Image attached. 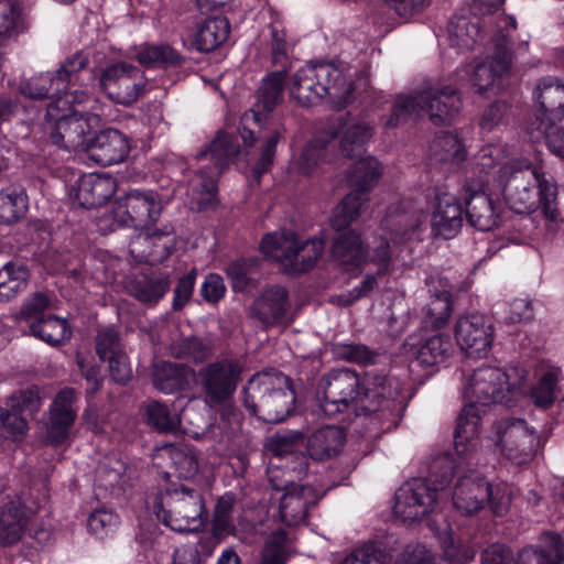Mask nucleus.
<instances>
[{"mask_svg":"<svg viewBox=\"0 0 564 564\" xmlns=\"http://www.w3.org/2000/svg\"><path fill=\"white\" fill-rule=\"evenodd\" d=\"M371 134L372 128L368 123L351 117L340 119L332 131V138L339 140L344 155L356 159L349 174L352 189L336 206L330 219L332 227L338 232L333 243V257L346 271L360 270L369 262L378 267L377 274H368L359 286L339 297L344 305L352 304L378 285L377 278L387 273L393 248L389 241L380 239L370 249H365L359 235L348 229L367 202V193L381 175L379 162L372 156H364V145Z\"/></svg>","mask_w":564,"mask_h":564,"instance_id":"1","label":"nucleus"},{"mask_svg":"<svg viewBox=\"0 0 564 564\" xmlns=\"http://www.w3.org/2000/svg\"><path fill=\"white\" fill-rule=\"evenodd\" d=\"M475 160L476 169L491 176L511 209L524 214L541 206L550 228L555 229L557 189L551 176L528 160L512 158L510 151L500 144L482 147Z\"/></svg>","mask_w":564,"mask_h":564,"instance_id":"2","label":"nucleus"},{"mask_svg":"<svg viewBox=\"0 0 564 564\" xmlns=\"http://www.w3.org/2000/svg\"><path fill=\"white\" fill-rule=\"evenodd\" d=\"M447 482L445 476L433 488L425 479L406 481L395 494V516L403 521L420 520L434 510L438 499L449 494L454 507L464 514L477 512L489 499V485L476 473L459 476L452 490L446 489Z\"/></svg>","mask_w":564,"mask_h":564,"instance_id":"3","label":"nucleus"},{"mask_svg":"<svg viewBox=\"0 0 564 564\" xmlns=\"http://www.w3.org/2000/svg\"><path fill=\"white\" fill-rule=\"evenodd\" d=\"M359 378L348 369L333 371L325 379L323 398L319 399L318 410L326 416H334L358 402ZM364 394L360 397V408L366 412H376L383 403H389L401 392L400 383L386 376L368 375L365 380Z\"/></svg>","mask_w":564,"mask_h":564,"instance_id":"4","label":"nucleus"},{"mask_svg":"<svg viewBox=\"0 0 564 564\" xmlns=\"http://www.w3.org/2000/svg\"><path fill=\"white\" fill-rule=\"evenodd\" d=\"M72 99L59 97L47 105L45 131L57 147L69 151H86L89 147V134L98 127L100 119L95 112L77 109L90 101L87 90L74 89Z\"/></svg>","mask_w":564,"mask_h":564,"instance_id":"5","label":"nucleus"},{"mask_svg":"<svg viewBox=\"0 0 564 564\" xmlns=\"http://www.w3.org/2000/svg\"><path fill=\"white\" fill-rule=\"evenodd\" d=\"M288 88L302 106L314 105L327 96L336 107H345L355 90L344 69L335 63L306 64L292 75Z\"/></svg>","mask_w":564,"mask_h":564,"instance_id":"6","label":"nucleus"},{"mask_svg":"<svg viewBox=\"0 0 564 564\" xmlns=\"http://www.w3.org/2000/svg\"><path fill=\"white\" fill-rule=\"evenodd\" d=\"M243 403L250 414L265 423H280L295 403V394L286 376L280 372L254 375L243 391Z\"/></svg>","mask_w":564,"mask_h":564,"instance_id":"7","label":"nucleus"},{"mask_svg":"<svg viewBox=\"0 0 564 564\" xmlns=\"http://www.w3.org/2000/svg\"><path fill=\"white\" fill-rule=\"evenodd\" d=\"M237 154L232 137L219 132L209 148L197 155V167L188 187L192 208L200 210L214 204L217 193L216 177Z\"/></svg>","mask_w":564,"mask_h":564,"instance_id":"8","label":"nucleus"},{"mask_svg":"<svg viewBox=\"0 0 564 564\" xmlns=\"http://www.w3.org/2000/svg\"><path fill=\"white\" fill-rule=\"evenodd\" d=\"M460 98L451 86L432 87L410 96L398 97L388 126L393 127L409 118L427 115L434 124L449 122L458 112Z\"/></svg>","mask_w":564,"mask_h":564,"instance_id":"9","label":"nucleus"},{"mask_svg":"<svg viewBox=\"0 0 564 564\" xmlns=\"http://www.w3.org/2000/svg\"><path fill=\"white\" fill-rule=\"evenodd\" d=\"M165 491L167 509L158 508L159 521L176 532H192L204 525L206 510L199 490L181 485Z\"/></svg>","mask_w":564,"mask_h":564,"instance_id":"10","label":"nucleus"},{"mask_svg":"<svg viewBox=\"0 0 564 564\" xmlns=\"http://www.w3.org/2000/svg\"><path fill=\"white\" fill-rule=\"evenodd\" d=\"M488 438L497 452L516 465L529 463L541 446L535 430L521 419L496 423Z\"/></svg>","mask_w":564,"mask_h":564,"instance_id":"11","label":"nucleus"},{"mask_svg":"<svg viewBox=\"0 0 564 564\" xmlns=\"http://www.w3.org/2000/svg\"><path fill=\"white\" fill-rule=\"evenodd\" d=\"M508 380L509 376L502 369L482 366L475 370L464 384V399L482 408L497 402L509 405L520 388Z\"/></svg>","mask_w":564,"mask_h":564,"instance_id":"12","label":"nucleus"},{"mask_svg":"<svg viewBox=\"0 0 564 564\" xmlns=\"http://www.w3.org/2000/svg\"><path fill=\"white\" fill-rule=\"evenodd\" d=\"M502 29L509 34L510 30L516 29V20L512 17L498 18L497 30L491 40L495 53L474 65L470 72H465L468 82L480 93L492 88L509 70L510 55L506 35L501 34Z\"/></svg>","mask_w":564,"mask_h":564,"instance_id":"13","label":"nucleus"},{"mask_svg":"<svg viewBox=\"0 0 564 564\" xmlns=\"http://www.w3.org/2000/svg\"><path fill=\"white\" fill-rule=\"evenodd\" d=\"M161 212L155 192L133 189L116 200L111 213L118 226L147 228L159 219Z\"/></svg>","mask_w":564,"mask_h":564,"instance_id":"14","label":"nucleus"},{"mask_svg":"<svg viewBox=\"0 0 564 564\" xmlns=\"http://www.w3.org/2000/svg\"><path fill=\"white\" fill-rule=\"evenodd\" d=\"M144 87L145 80L140 70L127 63L111 64L99 76L101 91L122 105L134 102Z\"/></svg>","mask_w":564,"mask_h":564,"instance_id":"15","label":"nucleus"},{"mask_svg":"<svg viewBox=\"0 0 564 564\" xmlns=\"http://www.w3.org/2000/svg\"><path fill=\"white\" fill-rule=\"evenodd\" d=\"M241 368L232 359H224L207 365L199 371V382L209 405L226 404L234 395Z\"/></svg>","mask_w":564,"mask_h":564,"instance_id":"16","label":"nucleus"},{"mask_svg":"<svg viewBox=\"0 0 564 564\" xmlns=\"http://www.w3.org/2000/svg\"><path fill=\"white\" fill-rule=\"evenodd\" d=\"M41 406V398L35 390H26L13 394L0 408V427L12 438L22 437L28 429L26 416L35 413Z\"/></svg>","mask_w":564,"mask_h":564,"instance_id":"17","label":"nucleus"},{"mask_svg":"<svg viewBox=\"0 0 564 564\" xmlns=\"http://www.w3.org/2000/svg\"><path fill=\"white\" fill-rule=\"evenodd\" d=\"M241 137L245 147L249 149L246 153L248 164L258 182L260 176L265 173L273 163L275 147L283 137L282 130L278 127H271L268 131L254 137L253 131L245 128Z\"/></svg>","mask_w":564,"mask_h":564,"instance_id":"18","label":"nucleus"},{"mask_svg":"<svg viewBox=\"0 0 564 564\" xmlns=\"http://www.w3.org/2000/svg\"><path fill=\"white\" fill-rule=\"evenodd\" d=\"M455 335L460 349L473 358L486 356L492 343L491 325L479 314L462 317Z\"/></svg>","mask_w":564,"mask_h":564,"instance_id":"19","label":"nucleus"},{"mask_svg":"<svg viewBox=\"0 0 564 564\" xmlns=\"http://www.w3.org/2000/svg\"><path fill=\"white\" fill-rule=\"evenodd\" d=\"M115 178L105 173L82 175L69 189V197L80 207L94 208L104 205L116 193Z\"/></svg>","mask_w":564,"mask_h":564,"instance_id":"20","label":"nucleus"},{"mask_svg":"<svg viewBox=\"0 0 564 564\" xmlns=\"http://www.w3.org/2000/svg\"><path fill=\"white\" fill-rule=\"evenodd\" d=\"M430 205L433 209L430 221L433 236L444 239L455 237L463 226V212L457 197L447 192H440Z\"/></svg>","mask_w":564,"mask_h":564,"instance_id":"21","label":"nucleus"},{"mask_svg":"<svg viewBox=\"0 0 564 564\" xmlns=\"http://www.w3.org/2000/svg\"><path fill=\"white\" fill-rule=\"evenodd\" d=\"M541 126L555 124L564 120V83L546 76L539 80L533 93Z\"/></svg>","mask_w":564,"mask_h":564,"instance_id":"22","label":"nucleus"},{"mask_svg":"<svg viewBox=\"0 0 564 564\" xmlns=\"http://www.w3.org/2000/svg\"><path fill=\"white\" fill-rule=\"evenodd\" d=\"M482 406L466 402L454 432V451L457 458L470 462L477 451Z\"/></svg>","mask_w":564,"mask_h":564,"instance_id":"23","label":"nucleus"},{"mask_svg":"<svg viewBox=\"0 0 564 564\" xmlns=\"http://www.w3.org/2000/svg\"><path fill=\"white\" fill-rule=\"evenodd\" d=\"M76 392L72 388L63 389L54 399L50 409L47 440L59 445L69 437V432L77 415Z\"/></svg>","mask_w":564,"mask_h":564,"instance_id":"24","label":"nucleus"},{"mask_svg":"<svg viewBox=\"0 0 564 564\" xmlns=\"http://www.w3.org/2000/svg\"><path fill=\"white\" fill-rule=\"evenodd\" d=\"M91 159L101 165L122 162L129 151V139L117 129H106L90 139L87 150Z\"/></svg>","mask_w":564,"mask_h":564,"instance_id":"25","label":"nucleus"},{"mask_svg":"<svg viewBox=\"0 0 564 564\" xmlns=\"http://www.w3.org/2000/svg\"><path fill=\"white\" fill-rule=\"evenodd\" d=\"M429 300L423 307L425 323L438 328L446 324L451 316V289L446 280L440 276H430L426 280Z\"/></svg>","mask_w":564,"mask_h":564,"instance_id":"26","label":"nucleus"},{"mask_svg":"<svg viewBox=\"0 0 564 564\" xmlns=\"http://www.w3.org/2000/svg\"><path fill=\"white\" fill-rule=\"evenodd\" d=\"M319 494L311 486L292 485L281 497L280 516L288 525L301 524L310 506L316 503Z\"/></svg>","mask_w":564,"mask_h":564,"instance_id":"27","label":"nucleus"},{"mask_svg":"<svg viewBox=\"0 0 564 564\" xmlns=\"http://www.w3.org/2000/svg\"><path fill=\"white\" fill-rule=\"evenodd\" d=\"M21 500L11 492H0V545L18 542L25 525V512L20 509Z\"/></svg>","mask_w":564,"mask_h":564,"instance_id":"28","label":"nucleus"},{"mask_svg":"<svg viewBox=\"0 0 564 564\" xmlns=\"http://www.w3.org/2000/svg\"><path fill=\"white\" fill-rule=\"evenodd\" d=\"M283 76L280 73L269 75L259 89L258 100L254 106L245 112L242 121L245 124L251 122L262 126L267 116L273 110L282 97Z\"/></svg>","mask_w":564,"mask_h":564,"instance_id":"29","label":"nucleus"},{"mask_svg":"<svg viewBox=\"0 0 564 564\" xmlns=\"http://www.w3.org/2000/svg\"><path fill=\"white\" fill-rule=\"evenodd\" d=\"M230 23L226 18H212L188 34L189 44L198 52H212L223 45L229 36Z\"/></svg>","mask_w":564,"mask_h":564,"instance_id":"30","label":"nucleus"},{"mask_svg":"<svg viewBox=\"0 0 564 564\" xmlns=\"http://www.w3.org/2000/svg\"><path fill=\"white\" fill-rule=\"evenodd\" d=\"M466 216L478 230H491L499 225L500 206L485 192H476L466 202Z\"/></svg>","mask_w":564,"mask_h":564,"instance_id":"31","label":"nucleus"},{"mask_svg":"<svg viewBox=\"0 0 564 564\" xmlns=\"http://www.w3.org/2000/svg\"><path fill=\"white\" fill-rule=\"evenodd\" d=\"M289 307L288 293L284 288L273 285L265 289L254 301L252 313L265 325L282 321Z\"/></svg>","mask_w":564,"mask_h":564,"instance_id":"32","label":"nucleus"},{"mask_svg":"<svg viewBox=\"0 0 564 564\" xmlns=\"http://www.w3.org/2000/svg\"><path fill=\"white\" fill-rule=\"evenodd\" d=\"M194 379V372L178 364L158 362L153 371V384L164 393L185 389Z\"/></svg>","mask_w":564,"mask_h":564,"instance_id":"33","label":"nucleus"},{"mask_svg":"<svg viewBox=\"0 0 564 564\" xmlns=\"http://www.w3.org/2000/svg\"><path fill=\"white\" fill-rule=\"evenodd\" d=\"M344 442L345 432L340 427L327 425L308 437L307 451L313 458H329L341 451Z\"/></svg>","mask_w":564,"mask_h":564,"instance_id":"34","label":"nucleus"},{"mask_svg":"<svg viewBox=\"0 0 564 564\" xmlns=\"http://www.w3.org/2000/svg\"><path fill=\"white\" fill-rule=\"evenodd\" d=\"M564 546L557 534L544 535L538 549H523L517 564H561L564 560Z\"/></svg>","mask_w":564,"mask_h":564,"instance_id":"35","label":"nucleus"},{"mask_svg":"<svg viewBox=\"0 0 564 564\" xmlns=\"http://www.w3.org/2000/svg\"><path fill=\"white\" fill-rule=\"evenodd\" d=\"M324 248V241L319 238L303 241L296 237L285 271L300 273L311 270L323 254Z\"/></svg>","mask_w":564,"mask_h":564,"instance_id":"36","label":"nucleus"},{"mask_svg":"<svg viewBox=\"0 0 564 564\" xmlns=\"http://www.w3.org/2000/svg\"><path fill=\"white\" fill-rule=\"evenodd\" d=\"M161 454L170 458L177 477L183 479H196L197 477V481H200L198 477L200 465L194 448L187 445H170L163 447Z\"/></svg>","mask_w":564,"mask_h":564,"instance_id":"37","label":"nucleus"},{"mask_svg":"<svg viewBox=\"0 0 564 564\" xmlns=\"http://www.w3.org/2000/svg\"><path fill=\"white\" fill-rule=\"evenodd\" d=\"M88 63V53L79 51L67 57L61 65L55 74V77L57 78V85L62 86L63 90L65 91L64 98H66L68 95V98L72 99L69 93L74 89L87 90L90 94L89 89L83 88L79 84L80 72L85 69Z\"/></svg>","mask_w":564,"mask_h":564,"instance_id":"38","label":"nucleus"},{"mask_svg":"<svg viewBox=\"0 0 564 564\" xmlns=\"http://www.w3.org/2000/svg\"><path fill=\"white\" fill-rule=\"evenodd\" d=\"M30 334L51 346H58L70 338L72 330L66 319L47 315L31 323Z\"/></svg>","mask_w":564,"mask_h":564,"instance_id":"39","label":"nucleus"},{"mask_svg":"<svg viewBox=\"0 0 564 564\" xmlns=\"http://www.w3.org/2000/svg\"><path fill=\"white\" fill-rule=\"evenodd\" d=\"M448 40L452 46L459 51L470 50L480 37L477 18L454 17L447 26Z\"/></svg>","mask_w":564,"mask_h":564,"instance_id":"40","label":"nucleus"},{"mask_svg":"<svg viewBox=\"0 0 564 564\" xmlns=\"http://www.w3.org/2000/svg\"><path fill=\"white\" fill-rule=\"evenodd\" d=\"M295 238L296 236L290 231L269 234L263 237L260 251L265 258L280 262L285 270L295 246Z\"/></svg>","mask_w":564,"mask_h":564,"instance_id":"41","label":"nucleus"},{"mask_svg":"<svg viewBox=\"0 0 564 564\" xmlns=\"http://www.w3.org/2000/svg\"><path fill=\"white\" fill-rule=\"evenodd\" d=\"M19 91L30 99L51 98L52 101L65 97L62 86L57 85V78L52 73H44L31 77L20 84Z\"/></svg>","mask_w":564,"mask_h":564,"instance_id":"42","label":"nucleus"},{"mask_svg":"<svg viewBox=\"0 0 564 564\" xmlns=\"http://www.w3.org/2000/svg\"><path fill=\"white\" fill-rule=\"evenodd\" d=\"M28 196L23 188L9 186L0 192V223L12 224L28 210Z\"/></svg>","mask_w":564,"mask_h":564,"instance_id":"43","label":"nucleus"},{"mask_svg":"<svg viewBox=\"0 0 564 564\" xmlns=\"http://www.w3.org/2000/svg\"><path fill=\"white\" fill-rule=\"evenodd\" d=\"M29 280V271L22 263L8 262L0 268V301H9L21 293Z\"/></svg>","mask_w":564,"mask_h":564,"instance_id":"44","label":"nucleus"},{"mask_svg":"<svg viewBox=\"0 0 564 564\" xmlns=\"http://www.w3.org/2000/svg\"><path fill=\"white\" fill-rule=\"evenodd\" d=\"M452 351V341L448 336L434 335L427 338L415 351L417 365L432 367L446 360Z\"/></svg>","mask_w":564,"mask_h":564,"instance_id":"45","label":"nucleus"},{"mask_svg":"<svg viewBox=\"0 0 564 564\" xmlns=\"http://www.w3.org/2000/svg\"><path fill=\"white\" fill-rule=\"evenodd\" d=\"M432 159L440 163H460L465 156V147L456 134L445 133L434 139L432 145Z\"/></svg>","mask_w":564,"mask_h":564,"instance_id":"46","label":"nucleus"},{"mask_svg":"<svg viewBox=\"0 0 564 564\" xmlns=\"http://www.w3.org/2000/svg\"><path fill=\"white\" fill-rule=\"evenodd\" d=\"M23 30L22 8L18 0H0V43L14 39Z\"/></svg>","mask_w":564,"mask_h":564,"instance_id":"47","label":"nucleus"},{"mask_svg":"<svg viewBox=\"0 0 564 564\" xmlns=\"http://www.w3.org/2000/svg\"><path fill=\"white\" fill-rule=\"evenodd\" d=\"M187 413V408L180 415L176 411H171L166 404L156 401L147 405L149 424L163 432L176 431L181 424V419L186 417Z\"/></svg>","mask_w":564,"mask_h":564,"instance_id":"48","label":"nucleus"},{"mask_svg":"<svg viewBox=\"0 0 564 564\" xmlns=\"http://www.w3.org/2000/svg\"><path fill=\"white\" fill-rule=\"evenodd\" d=\"M438 539L448 564H468L474 560L475 547L471 544L456 540L451 531H444Z\"/></svg>","mask_w":564,"mask_h":564,"instance_id":"49","label":"nucleus"},{"mask_svg":"<svg viewBox=\"0 0 564 564\" xmlns=\"http://www.w3.org/2000/svg\"><path fill=\"white\" fill-rule=\"evenodd\" d=\"M234 506L235 497L232 494H225L218 499L213 520V530L216 536L235 534Z\"/></svg>","mask_w":564,"mask_h":564,"instance_id":"50","label":"nucleus"},{"mask_svg":"<svg viewBox=\"0 0 564 564\" xmlns=\"http://www.w3.org/2000/svg\"><path fill=\"white\" fill-rule=\"evenodd\" d=\"M124 470L126 465L119 454L108 455L97 467V481L100 487L111 489L120 484Z\"/></svg>","mask_w":564,"mask_h":564,"instance_id":"51","label":"nucleus"},{"mask_svg":"<svg viewBox=\"0 0 564 564\" xmlns=\"http://www.w3.org/2000/svg\"><path fill=\"white\" fill-rule=\"evenodd\" d=\"M558 377L557 368H550L541 376L532 390V399L538 406L546 408L554 402L557 395Z\"/></svg>","mask_w":564,"mask_h":564,"instance_id":"52","label":"nucleus"},{"mask_svg":"<svg viewBox=\"0 0 564 564\" xmlns=\"http://www.w3.org/2000/svg\"><path fill=\"white\" fill-rule=\"evenodd\" d=\"M119 524V517L111 510L94 511L87 521L88 530L99 539L112 533Z\"/></svg>","mask_w":564,"mask_h":564,"instance_id":"53","label":"nucleus"},{"mask_svg":"<svg viewBox=\"0 0 564 564\" xmlns=\"http://www.w3.org/2000/svg\"><path fill=\"white\" fill-rule=\"evenodd\" d=\"M50 307V299L43 293H35L23 303L19 318L28 323L29 328L31 329V323L39 322L41 318H45L43 316V312Z\"/></svg>","mask_w":564,"mask_h":564,"instance_id":"54","label":"nucleus"},{"mask_svg":"<svg viewBox=\"0 0 564 564\" xmlns=\"http://www.w3.org/2000/svg\"><path fill=\"white\" fill-rule=\"evenodd\" d=\"M169 284L163 279H144L134 288V296L144 303H155L164 296Z\"/></svg>","mask_w":564,"mask_h":564,"instance_id":"55","label":"nucleus"},{"mask_svg":"<svg viewBox=\"0 0 564 564\" xmlns=\"http://www.w3.org/2000/svg\"><path fill=\"white\" fill-rule=\"evenodd\" d=\"M137 57L141 64L151 66L159 63H173L178 55L167 45H144Z\"/></svg>","mask_w":564,"mask_h":564,"instance_id":"56","label":"nucleus"},{"mask_svg":"<svg viewBox=\"0 0 564 564\" xmlns=\"http://www.w3.org/2000/svg\"><path fill=\"white\" fill-rule=\"evenodd\" d=\"M257 261L253 259H241L230 263L227 268V275L231 285L237 291H243L250 284V273Z\"/></svg>","mask_w":564,"mask_h":564,"instance_id":"57","label":"nucleus"},{"mask_svg":"<svg viewBox=\"0 0 564 564\" xmlns=\"http://www.w3.org/2000/svg\"><path fill=\"white\" fill-rule=\"evenodd\" d=\"M96 351L101 360L123 354L118 333L113 328L101 329L96 338Z\"/></svg>","mask_w":564,"mask_h":564,"instance_id":"58","label":"nucleus"},{"mask_svg":"<svg viewBox=\"0 0 564 564\" xmlns=\"http://www.w3.org/2000/svg\"><path fill=\"white\" fill-rule=\"evenodd\" d=\"M322 148L315 143L307 144L299 156L292 161V169L302 174H308L319 162Z\"/></svg>","mask_w":564,"mask_h":564,"instance_id":"59","label":"nucleus"},{"mask_svg":"<svg viewBox=\"0 0 564 564\" xmlns=\"http://www.w3.org/2000/svg\"><path fill=\"white\" fill-rule=\"evenodd\" d=\"M285 534L275 533L265 544L261 564H283L285 560Z\"/></svg>","mask_w":564,"mask_h":564,"instance_id":"60","label":"nucleus"},{"mask_svg":"<svg viewBox=\"0 0 564 564\" xmlns=\"http://www.w3.org/2000/svg\"><path fill=\"white\" fill-rule=\"evenodd\" d=\"M382 553L372 542L357 547L347 555L341 564H380Z\"/></svg>","mask_w":564,"mask_h":564,"instance_id":"61","label":"nucleus"},{"mask_svg":"<svg viewBox=\"0 0 564 564\" xmlns=\"http://www.w3.org/2000/svg\"><path fill=\"white\" fill-rule=\"evenodd\" d=\"M336 354L343 359L358 364L366 365L372 361V354L364 345H340L337 347Z\"/></svg>","mask_w":564,"mask_h":564,"instance_id":"62","label":"nucleus"},{"mask_svg":"<svg viewBox=\"0 0 564 564\" xmlns=\"http://www.w3.org/2000/svg\"><path fill=\"white\" fill-rule=\"evenodd\" d=\"M195 279L196 272L194 270L180 279L173 300V306L175 310L182 308L191 299L194 290Z\"/></svg>","mask_w":564,"mask_h":564,"instance_id":"63","label":"nucleus"},{"mask_svg":"<svg viewBox=\"0 0 564 564\" xmlns=\"http://www.w3.org/2000/svg\"><path fill=\"white\" fill-rule=\"evenodd\" d=\"M549 150L556 156L564 160V128L555 124L542 127Z\"/></svg>","mask_w":564,"mask_h":564,"instance_id":"64","label":"nucleus"}]
</instances>
